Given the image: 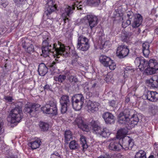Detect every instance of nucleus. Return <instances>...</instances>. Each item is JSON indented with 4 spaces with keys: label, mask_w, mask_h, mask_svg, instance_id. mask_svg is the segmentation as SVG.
Returning <instances> with one entry per match:
<instances>
[{
    "label": "nucleus",
    "mask_w": 158,
    "mask_h": 158,
    "mask_svg": "<svg viewBox=\"0 0 158 158\" xmlns=\"http://www.w3.org/2000/svg\"><path fill=\"white\" fill-rule=\"evenodd\" d=\"M41 49L44 57L48 56L50 53H52L55 56L58 58L60 56H68L70 48L69 46L65 47L59 42L57 43L52 44L51 40L47 37L43 40Z\"/></svg>",
    "instance_id": "f257e3e1"
},
{
    "label": "nucleus",
    "mask_w": 158,
    "mask_h": 158,
    "mask_svg": "<svg viewBox=\"0 0 158 158\" xmlns=\"http://www.w3.org/2000/svg\"><path fill=\"white\" fill-rule=\"evenodd\" d=\"M22 110L21 107H16L10 112V118L8 121L11 123H15L19 122L22 119Z\"/></svg>",
    "instance_id": "f03ea898"
},
{
    "label": "nucleus",
    "mask_w": 158,
    "mask_h": 158,
    "mask_svg": "<svg viewBox=\"0 0 158 158\" xmlns=\"http://www.w3.org/2000/svg\"><path fill=\"white\" fill-rule=\"evenodd\" d=\"M41 110L44 113L56 115L57 111L56 102L55 100L50 101L48 104L41 108Z\"/></svg>",
    "instance_id": "7ed1b4c3"
},
{
    "label": "nucleus",
    "mask_w": 158,
    "mask_h": 158,
    "mask_svg": "<svg viewBox=\"0 0 158 158\" xmlns=\"http://www.w3.org/2000/svg\"><path fill=\"white\" fill-rule=\"evenodd\" d=\"M84 100V97L81 94H78L73 96L72 98L73 108L76 110H79L82 107Z\"/></svg>",
    "instance_id": "20e7f679"
},
{
    "label": "nucleus",
    "mask_w": 158,
    "mask_h": 158,
    "mask_svg": "<svg viewBox=\"0 0 158 158\" xmlns=\"http://www.w3.org/2000/svg\"><path fill=\"white\" fill-rule=\"evenodd\" d=\"M78 48L82 51H86L89 47L88 39L82 35L79 36L77 40Z\"/></svg>",
    "instance_id": "39448f33"
},
{
    "label": "nucleus",
    "mask_w": 158,
    "mask_h": 158,
    "mask_svg": "<svg viewBox=\"0 0 158 158\" xmlns=\"http://www.w3.org/2000/svg\"><path fill=\"white\" fill-rule=\"evenodd\" d=\"M77 5L74 3L71 6H68L65 8V12L62 14V17L63 19V21L64 23L69 21V17L73 12V10L75 9V6Z\"/></svg>",
    "instance_id": "423d86ee"
},
{
    "label": "nucleus",
    "mask_w": 158,
    "mask_h": 158,
    "mask_svg": "<svg viewBox=\"0 0 158 158\" xmlns=\"http://www.w3.org/2000/svg\"><path fill=\"white\" fill-rule=\"evenodd\" d=\"M129 52L127 46L125 45H121L118 47L116 54L120 58H123L127 56Z\"/></svg>",
    "instance_id": "0eeeda50"
},
{
    "label": "nucleus",
    "mask_w": 158,
    "mask_h": 158,
    "mask_svg": "<svg viewBox=\"0 0 158 158\" xmlns=\"http://www.w3.org/2000/svg\"><path fill=\"white\" fill-rule=\"evenodd\" d=\"M148 62L142 57L136 58L135 61V65L141 71L143 70L145 68L148 66Z\"/></svg>",
    "instance_id": "6e6552de"
},
{
    "label": "nucleus",
    "mask_w": 158,
    "mask_h": 158,
    "mask_svg": "<svg viewBox=\"0 0 158 158\" xmlns=\"http://www.w3.org/2000/svg\"><path fill=\"white\" fill-rule=\"evenodd\" d=\"M40 106V105L38 104L27 102L25 105L24 110L25 112L31 114V113H33L38 110Z\"/></svg>",
    "instance_id": "1a4fd4ad"
},
{
    "label": "nucleus",
    "mask_w": 158,
    "mask_h": 158,
    "mask_svg": "<svg viewBox=\"0 0 158 158\" xmlns=\"http://www.w3.org/2000/svg\"><path fill=\"white\" fill-rule=\"evenodd\" d=\"M69 98L67 95L62 96L60 99V102L61 105V112L62 114L66 112L67 107L69 103Z\"/></svg>",
    "instance_id": "9d476101"
},
{
    "label": "nucleus",
    "mask_w": 158,
    "mask_h": 158,
    "mask_svg": "<svg viewBox=\"0 0 158 158\" xmlns=\"http://www.w3.org/2000/svg\"><path fill=\"white\" fill-rule=\"evenodd\" d=\"M84 18L87 20L89 26L91 29L95 27L98 24V19L95 15H88L85 16Z\"/></svg>",
    "instance_id": "9b49d317"
},
{
    "label": "nucleus",
    "mask_w": 158,
    "mask_h": 158,
    "mask_svg": "<svg viewBox=\"0 0 158 158\" xmlns=\"http://www.w3.org/2000/svg\"><path fill=\"white\" fill-rule=\"evenodd\" d=\"M34 42L31 40H26L24 41L22 44L23 47L29 53H31L34 51L33 44Z\"/></svg>",
    "instance_id": "f8f14e48"
},
{
    "label": "nucleus",
    "mask_w": 158,
    "mask_h": 158,
    "mask_svg": "<svg viewBox=\"0 0 158 158\" xmlns=\"http://www.w3.org/2000/svg\"><path fill=\"white\" fill-rule=\"evenodd\" d=\"M99 104L98 102L89 101L87 102L88 111L90 113H94L98 110Z\"/></svg>",
    "instance_id": "ddd939ff"
},
{
    "label": "nucleus",
    "mask_w": 158,
    "mask_h": 158,
    "mask_svg": "<svg viewBox=\"0 0 158 158\" xmlns=\"http://www.w3.org/2000/svg\"><path fill=\"white\" fill-rule=\"evenodd\" d=\"M110 142L108 146L109 149L113 151H118L121 149L122 146L118 141L115 139H112L110 140Z\"/></svg>",
    "instance_id": "4468645a"
},
{
    "label": "nucleus",
    "mask_w": 158,
    "mask_h": 158,
    "mask_svg": "<svg viewBox=\"0 0 158 158\" xmlns=\"http://www.w3.org/2000/svg\"><path fill=\"white\" fill-rule=\"evenodd\" d=\"M103 118L107 124H113L115 122L114 116L111 113L106 112L103 115Z\"/></svg>",
    "instance_id": "2eb2a0df"
},
{
    "label": "nucleus",
    "mask_w": 158,
    "mask_h": 158,
    "mask_svg": "<svg viewBox=\"0 0 158 158\" xmlns=\"http://www.w3.org/2000/svg\"><path fill=\"white\" fill-rule=\"evenodd\" d=\"M146 83L149 86L158 88V75L154 76L147 80Z\"/></svg>",
    "instance_id": "dca6fc26"
},
{
    "label": "nucleus",
    "mask_w": 158,
    "mask_h": 158,
    "mask_svg": "<svg viewBox=\"0 0 158 158\" xmlns=\"http://www.w3.org/2000/svg\"><path fill=\"white\" fill-rule=\"evenodd\" d=\"M47 4L48 6L47 10L45 12V14L47 15H48L56 9V7L53 0H48Z\"/></svg>",
    "instance_id": "f3484780"
},
{
    "label": "nucleus",
    "mask_w": 158,
    "mask_h": 158,
    "mask_svg": "<svg viewBox=\"0 0 158 158\" xmlns=\"http://www.w3.org/2000/svg\"><path fill=\"white\" fill-rule=\"evenodd\" d=\"M146 97L150 101L156 102L158 100V93L154 91H148Z\"/></svg>",
    "instance_id": "a211bd4d"
},
{
    "label": "nucleus",
    "mask_w": 158,
    "mask_h": 158,
    "mask_svg": "<svg viewBox=\"0 0 158 158\" xmlns=\"http://www.w3.org/2000/svg\"><path fill=\"white\" fill-rule=\"evenodd\" d=\"M139 121L138 117L136 115H134L130 119H129V121L127 123V128L130 130L137 124Z\"/></svg>",
    "instance_id": "6ab92c4d"
},
{
    "label": "nucleus",
    "mask_w": 158,
    "mask_h": 158,
    "mask_svg": "<svg viewBox=\"0 0 158 158\" xmlns=\"http://www.w3.org/2000/svg\"><path fill=\"white\" fill-rule=\"evenodd\" d=\"M123 142L122 144H121L122 146L121 149H124L125 150L131 149L133 145V143L131 140H126L125 139H123V140H120Z\"/></svg>",
    "instance_id": "aec40b11"
},
{
    "label": "nucleus",
    "mask_w": 158,
    "mask_h": 158,
    "mask_svg": "<svg viewBox=\"0 0 158 158\" xmlns=\"http://www.w3.org/2000/svg\"><path fill=\"white\" fill-rule=\"evenodd\" d=\"M75 123L79 127L82 129L83 130L87 131L88 130V126L85 124L83 120L81 118H78L76 119Z\"/></svg>",
    "instance_id": "412c9836"
},
{
    "label": "nucleus",
    "mask_w": 158,
    "mask_h": 158,
    "mask_svg": "<svg viewBox=\"0 0 158 158\" xmlns=\"http://www.w3.org/2000/svg\"><path fill=\"white\" fill-rule=\"evenodd\" d=\"M129 121V118L127 116L124 115L123 113H120L118 116V122L120 124H125L127 128V123Z\"/></svg>",
    "instance_id": "4be33fe9"
},
{
    "label": "nucleus",
    "mask_w": 158,
    "mask_h": 158,
    "mask_svg": "<svg viewBox=\"0 0 158 158\" xmlns=\"http://www.w3.org/2000/svg\"><path fill=\"white\" fill-rule=\"evenodd\" d=\"M142 21V16L139 14L138 15L132 23V27L134 28H137L141 24Z\"/></svg>",
    "instance_id": "5701e85b"
},
{
    "label": "nucleus",
    "mask_w": 158,
    "mask_h": 158,
    "mask_svg": "<svg viewBox=\"0 0 158 158\" xmlns=\"http://www.w3.org/2000/svg\"><path fill=\"white\" fill-rule=\"evenodd\" d=\"M149 44L147 42H145L143 44V55L146 57H148L150 53L149 47Z\"/></svg>",
    "instance_id": "b1692460"
},
{
    "label": "nucleus",
    "mask_w": 158,
    "mask_h": 158,
    "mask_svg": "<svg viewBox=\"0 0 158 158\" xmlns=\"http://www.w3.org/2000/svg\"><path fill=\"white\" fill-rule=\"evenodd\" d=\"M132 35V34L131 32L122 33L121 38L123 41L127 43L131 39Z\"/></svg>",
    "instance_id": "393cba45"
},
{
    "label": "nucleus",
    "mask_w": 158,
    "mask_h": 158,
    "mask_svg": "<svg viewBox=\"0 0 158 158\" xmlns=\"http://www.w3.org/2000/svg\"><path fill=\"white\" fill-rule=\"evenodd\" d=\"M111 60L110 57L105 55H101L99 57L100 62L104 66L106 67H108V63Z\"/></svg>",
    "instance_id": "a878e982"
},
{
    "label": "nucleus",
    "mask_w": 158,
    "mask_h": 158,
    "mask_svg": "<svg viewBox=\"0 0 158 158\" xmlns=\"http://www.w3.org/2000/svg\"><path fill=\"white\" fill-rule=\"evenodd\" d=\"M48 72V68L43 63L40 64L39 66L38 72L40 75L44 76Z\"/></svg>",
    "instance_id": "bb28decb"
},
{
    "label": "nucleus",
    "mask_w": 158,
    "mask_h": 158,
    "mask_svg": "<svg viewBox=\"0 0 158 158\" xmlns=\"http://www.w3.org/2000/svg\"><path fill=\"white\" fill-rule=\"evenodd\" d=\"M127 132L124 129H122L119 130L117 132L116 138L117 139H119L120 140H123L124 139V137L127 135Z\"/></svg>",
    "instance_id": "cd10ccee"
},
{
    "label": "nucleus",
    "mask_w": 158,
    "mask_h": 158,
    "mask_svg": "<svg viewBox=\"0 0 158 158\" xmlns=\"http://www.w3.org/2000/svg\"><path fill=\"white\" fill-rule=\"evenodd\" d=\"M111 133V131L107 128H102L99 136L102 137H108Z\"/></svg>",
    "instance_id": "c85d7f7f"
},
{
    "label": "nucleus",
    "mask_w": 158,
    "mask_h": 158,
    "mask_svg": "<svg viewBox=\"0 0 158 158\" xmlns=\"http://www.w3.org/2000/svg\"><path fill=\"white\" fill-rule=\"evenodd\" d=\"M41 141L40 139H37L35 141L30 143L28 145L33 149H35L39 148L40 145Z\"/></svg>",
    "instance_id": "c756f323"
},
{
    "label": "nucleus",
    "mask_w": 158,
    "mask_h": 158,
    "mask_svg": "<svg viewBox=\"0 0 158 158\" xmlns=\"http://www.w3.org/2000/svg\"><path fill=\"white\" fill-rule=\"evenodd\" d=\"M148 66L157 71L158 70V63L155 60L150 59L148 62Z\"/></svg>",
    "instance_id": "7c9ffc66"
},
{
    "label": "nucleus",
    "mask_w": 158,
    "mask_h": 158,
    "mask_svg": "<svg viewBox=\"0 0 158 158\" xmlns=\"http://www.w3.org/2000/svg\"><path fill=\"white\" fill-rule=\"evenodd\" d=\"M80 141L81 146L82 147L83 151H85L88 148V146L86 143V139L85 136L82 135L81 136L80 139Z\"/></svg>",
    "instance_id": "2f4dec72"
},
{
    "label": "nucleus",
    "mask_w": 158,
    "mask_h": 158,
    "mask_svg": "<svg viewBox=\"0 0 158 158\" xmlns=\"http://www.w3.org/2000/svg\"><path fill=\"white\" fill-rule=\"evenodd\" d=\"M66 79V76L64 74L60 75L58 76H54V79L56 81L63 83Z\"/></svg>",
    "instance_id": "473e14b6"
},
{
    "label": "nucleus",
    "mask_w": 158,
    "mask_h": 158,
    "mask_svg": "<svg viewBox=\"0 0 158 158\" xmlns=\"http://www.w3.org/2000/svg\"><path fill=\"white\" fill-rule=\"evenodd\" d=\"M102 129V128L97 125L95 124L93 126V132L98 136H99Z\"/></svg>",
    "instance_id": "72a5a7b5"
},
{
    "label": "nucleus",
    "mask_w": 158,
    "mask_h": 158,
    "mask_svg": "<svg viewBox=\"0 0 158 158\" xmlns=\"http://www.w3.org/2000/svg\"><path fill=\"white\" fill-rule=\"evenodd\" d=\"M40 129L42 131H46L49 128V125L46 123L43 122H40L39 124Z\"/></svg>",
    "instance_id": "f704fd0d"
},
{
    "label": "nucleus",
    "mask_w": 158,
    "mask_h": 158,
    "mask_svg": "<svg viewBox=\"0 0 158 158\" xmlns=\"http://www.w3.org/2000/svg\"><path fill=\"white\" fill-rule=\"evenodd\" d=\"M156 71L157 70L153 68L148 66L145 70L144 72L147 75H151L155 73Z\"/></svg>",
    "instance_id": "c9c22d12"
},
{
    "label": "nucleus",
    "mask_w": 158,
    "mask_h": 158,
    "mask_svg": "<svg viewBox=\"0 0 158 158\" xmlns=\"http://www.w3.org/2000/svg\"><path fill=\"white\" fill-rule=\"evenodd\" d=\"M135 158H147L146 153L144 151L140 150L136 153Z\"/></svg>",
    "instance_id": "e433bc0d"
},
{
    "label": "nucleus",
    "mask_w": 158,
    "mask_h": 158,
    "mask_svg": "<svg viewBox=\"0 0 158 158\" xmlns=\"http://www.w3.org/2000/svg\"><path fill=\"white\" fill-rule=\"evenodd\" d=\"M69 147L71 149L74 150L78 148L79 145L77 143L75 140H73L70 143Z\"/></svg>",
    "instance_id": "4c0bfd02"
},
{
    "label": "nucleus",
    "mask_w": 158,
    "mask_h": 158,
    "mask_svg": "<svg viewBox=\"0 0 158 158\" xmlns=\"http://www.w3.org/2000/svg\"><path fill=\"white\" fill-rule=\"evenodd\" d=\"M65 139L66 142L72 139V134L70 130H66L65 131L64 134Z\"/></svg>",
    "instance_id": "58836bf2"
},
{
    "label": "nucleus",
    "mask_w": 158,
    "mask_h": 158,
    "mask_svg": "<svg viewBox=\"0 0 158 158\" xmlns=\"http://www.w3.org/2000/svg\"><path fill=\"white\" fill-rule=\"evenodd\" d=\"M100 0H87V3L89 5H93L95 6H98L100 3Z\"/></svg>",
    "instance_id": "ea45409f"
},
{
    "label": "nucleus",
    "mask_w": 158,
    "mask_h": 158,
    "mask_svg": "<svg viewBox=\"0 0 158 158\" xmlns=\"http://www.w3.org/2000/svg\"><path fill=\"white\" fill-rule=\"evenodd\" d=\"M105 36L104 34L102 35L101 36H100L99 38V41H101V44L104 47L106 45H107V44L109 43L108 41H105Z\"/></svg>",
    "instance_id": "a19ab883"
},
{
    "label": "nucleus",
    "mask_w": 158,
    "mask_h": 158,
    "mask_svg": "<svg viewBox=\"0 0 158 158\" xmlns=\"http://www.w3.org/2000/svg\"><path fill=\"white\" fill-rule=\"evenodd\" d=\"M108 67L110 70H114L116 67V65L114 61L111 59L108 63Z\"/></svg>",
    "instance_id": "79ce46f5"
},
{
    "label": "nucleus",
    "mask_w": 158,
    "mask_h": 158,
    "mask_svg": "<svg viewBox=\"0 0 158 158\" xmlns=\"http://www.w3.org/2000/svg\"><path fill=\"white\" fill-rule=\"evenodd\" d=\"M108 67L110 70H114L116 67V65L114 61L111 59L108 63Z\"/></svg>",
    "instance_id": "37998d69"
},
{
    "label": "nucleus",
    "mask_w": 158,
    "mask_h": 158,
    "mask_svg": "<svg viewBox=\"0 0 158 158\" xmlns=\"http://www.w3.org/2000/svg\"><path fill=\"white\" fill-rule=\"evenodd\" d=\"M113 74L111 73H109L107 75H105L104 76V80L106 82L110 81L112 80L113 78Z\"/></svg>",
    "instance_id": "c03bdc74"
},
{
    "label": "nucleus",
    "mask_w": 158,
    "mask_h": 158,
    "mask_svg": "<svg viewBox=\"0 0 158 158\" xmlns=\"http://www.w3.org/2000/svg\"><path fill=\"white\" fill-rule=\"evenodd\" d=\"M134 71V69H132V67L128 66L126 67L124 72L125 73H131Z\"/></svg>",
    "instance_id": "a18cd8bd"
},
{
    "label": "nucleus",
    "mask_w": 158,
    "mask_h": 158,
    "mask_svg": "<svg viewBox=\"0 0 158 158\" xmlns=\"http://www.w3.org/2000/svg\"><path fill=\"white\" fill-rule=\"evenodd\" d=\"M55 61H53L52 63H51L49 64L48 66L51 68H52L53 69H55L56 66L57 64L58 63V62H57L58 60L56 59H55Z\"/></svg>",
    "instance_id": "49530a36"
},
{
    "label": "nucleus",
    "mask_w": 158,
    "mask_h": 158,
    "mask_svg": "<svg viewBox=\"0 0 158 158\" xmlns=\"http://www.w3.org/2000/svg\"><path fill=\"white\" fill-rule=\"evenodd\" d=\"M4 123L2 120L0 118V135L4 132Z\"/></svg>",
    "instance_id": "de8ad7c7"
},
{
    "label": "nucleus",
    "mask_w": 158,
    "mask_h": 158,
    "mask_svg": "<svg viewBox=\"0 0 158 158\" xmlns=\"http://www.w3.org/2000/svg\"><path fill=\"white\" fill-rule=\"evenodd\" d=\"M7 0H0V5L4 8H5L8 5Z\"/></svg>",
    "instance_id": "09e8293b"
},
{
    "label": "nucleus",
    "mask_w": 158,
    "mask_h": 158,
    "mask_svg": "<svg viewBox=\"0 0 158 158\" xmlns=\"http://www.w3.org/2000/svg\"><path fill=\"white\" fill-rule=\"evenodd\" d=\"M50 158H61L60 154L57 152H54L51 155Z\"/></svg>",
    "instance_id": "8fccbe9b"
},
{
    "label": "nucleus",
    "mask_w": 158,
    "mask_h": 158,
    "mask_svg": "<svg viewBox=\"0 0 158 158\" xmlns=\"http://www.w3.org/2000/svg\"><path fill=\"white\" fill-rule=\"evenodd\" d=\"M69 81L71 82H77L78 81V80L76 77L73 76H71L69 77Z\"/></svg>",
    "instance_id": "3c124183"
},
{
    "label": "nucleus",
    "mask_w": 158,
    "mask_h": 158,
    "mask_svg": "<svg viewBox=\"0 0 158 158\" xmlns=\"http://www.w3.org/2000/svg\"><path fill=\"white\" fill-rule=\"evenodd\" d=\"M131 24V21L129 19L127 20L126 22H123L122 23L123 27L125 28Z\"/></svg>",
    "instance_id": "603ef678"
},
{
    "label": "nucleus",
    "mask_w": 158,
    "mask_h": 158,
    "mask_svg": "<svg viewBox=\"0 0 158 158\" xmlns=\"http://www.w3.org/2000/svg\"><path fill=\"white\" fill-rule=\"evenodd\" d=\"M52 89V86L48 84L46 85L44 87V89L45 91L51 90Z\"/></svg>",
    "instance_id": "864d4df0"
},
{
    "label": "nucleus",
    "mask_w": 158,
    "mask_h": 158,
    "mask_svg": "<svg viewBox=\"0 0 158 158\" xmlns=\"http://www.w3.org/2000/svg\"><path fill=\"white\" fill-rule=\"evenodd\" d=\"M117 103V102L112 100L110 102V105L112 107H115L116 106Z\"/></svg>",
    "instance_id": "5fc2aeb1"
},
{
    "label": "nucleus",
    "mask_w": 158,
    "mask_h": 158,
    "mask_svg": "<svg viewBox=\"0 0 158 158\" xmlns=\"http://www.w3.org/2000/svg\"><path fill=\"white\" fill-rule=\"evenodd\" d=\"M4 99L8 102H11L13 100L12 97L10 96H5Z\"/></svg>",
    "instance_id": "6e6d98bb"
},
{
    "label": "nucleus",
    "mask_w": 158,
    "mask_h": 158,
    "mask_svg": "<svg viewBox=\"0 0 158 158\" xmlns=\"http://www.w3.org/2000/svg\"><path fill=\"white\" fill-rule=\"evenodd\" d=\"M135 34L136 35H139L141 32V30L139 28H136L135 30H134Z\"/></svg>",
    "instance_id": "4d7b16f0"
},
{
    "label": "nucleus",
    "mask_w": 158,
    "mask_h": 158,
    "mask_svg": "<svg viewBox=\"0 0 158 158\" xmlns=\"http://www.w3.org/2000/svg\"><path fill=\"white\" fill-rule=\"evenodd\" d=\"M14 2L17 4L22 3L24 0H13Z\"/></svg>",
    "instance_id": "13d9d810"
},
{
    "label": "nucleus",
    "mask_w": 158,
    "mask_h": 158,
    "mask_svg": "<svg viewBox=\"0 0 158 158\" xmlns=\"http://www.w3.org/2000/svg\"><path fill=\"white\" fill-rule=\"evenodd\" d=\"M77 3H78V2H77L76 3H76L77 4V6L78 5V4H77ZM75 6V7H77V10H81V8H82V7H81V6L80 5L79 6Z\"/></svg>",
    "instance_id": "bf43d9fd"
},
{
    "label": "nucleus",
    "mask_w": 158,
    "mask_h": 158,
    "mask_svg": "<svg viewBox=\"0 0 158 158\" xmlns=\"http://www.w3.org/2000/svg\"><path fill=\"white\" fill-rule=\"evenodd\" d=\"M155 32L156 34L158 35V27L155 29Z\"/></svg>",
    "instance_id": "052dcab7"
},
{
    "label": "nucleus",
    "mask_w": 158,
    "mask_h": 158,
    "mask_svg": "<svg viewBox=\"0 0 158 158\" xmlns=\"http://www.w3.org/2000/svg\"><path fill=\"white\" fill-rule=\"evenodd\" d=\"M2 141H3V138L0 135V143Z\"/></svg>",
    "instance_id": "680f3d73"
},
{
    "label": "nucleus",
    "mask_w": 158,
    "mask_h": 158,
    "mask_svg": "<svg viewBox=\"0 0 158 158\" xmlns=\"http://www.w3.org/2000/svg\"><path fill=\"white\" fill-rule=\"evenodd\" d=\"M129 14H127V15L129 18H130V16L131 15V14L130 12H129Z\"/></svg>",
    "instance_id": "e2e57ef3"
},
{
    "label": "nucleus",
    "mask_w": 158,
    "mask_h": 158,
    "mask_svg": "<svg viewBox=\"0 0 158 158\" xmlns=\"http://www.w3.org/2000/svg\"><path fill=\"white\" fill-rule=\"evenodd\" d=\"M8 158H17L16 157L14 156H10Z\"/></svg>",
    "instance_id": "0e129e2a"
},
{
    "label": "nucleus",
    "mask_w": 158,
    "mask_h": 158,
    "mask_svg": "<svg viewBox=\"0 0 158 158\" xmlns=\"http://www.w3.org/2000/svg\"><path fill=\"white\" fill-rule=\"evenodd\" d=\"M148 158H154V157L153 156L151 155V156H149V157H148Z\"/></svg>",
    "instance_id": "69168bd1"
},
{
    "label": "nucleus",
    "mask_w": 158,
    "mask_h": 158,
    "mask_svg": "<svg viewBox=\"0 0 158 158\" xmlns=\"http://www.w3.org/2000/svg\"><path fill=\"white\" fill-rule=\"evenodd\" d=\"M98 158H105L104 157L102 156H101L99 157H98Z\"/></svg>",
    "instance_id": "338daca9"
},
{
    "label": "nucleus",
    "mask_w": 158,
    "mask_h": 158,
    "mask_svg": "<svg viewBox=\"0 0 158 158\" xmlns=\"http://www.w3.org/2000/svg\"><path fill=\"white\" fill-rule=\"evenodd\" d=\"M47 22H49V21H51V20L50 19H47Z\"/></svg>",
    "instance_id": "774afa93"
}]
</instances>
